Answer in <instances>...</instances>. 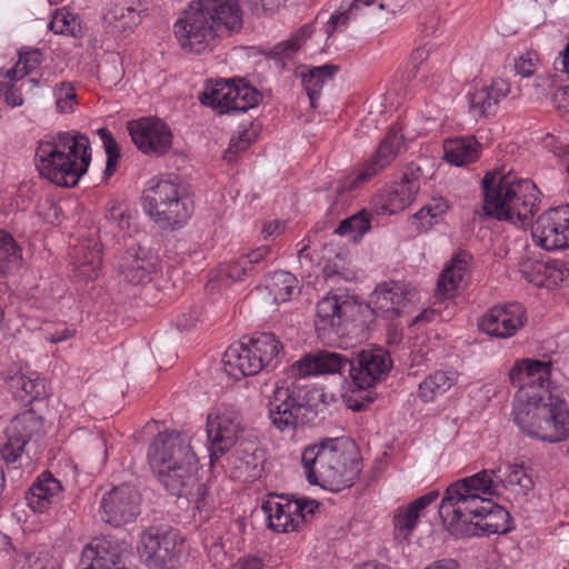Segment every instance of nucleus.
Wrapping results in <instances>:
<instances>
[{
	"instance_id": "nucleus-1",
	"label": "nucleus",
	"mask_w": 569,
	"mask_h": 569,
	"mask_svg": "<svg viewBox=\"0 0 569 569\" xmlns=\"http://www.w3.org/2000/svg\"><path fill=\"white\" fill-rule=\"evenodd\" d=\"M550 362L523 359L509 372L519 387L513 400V421L523 433L546 442H559L569 436L567 403L549 393Z\"/></svg>"
},
{
	"instance_id": "nucleus-2",
	"label": "nucleus",
	"mask_w": 569,
	"mask_h": 569,
	"mask_svg": "<svg viewBox=\"0 0 569 569\" xmlns=\"http://www.w3.org/2000/svg\"><path fill=\"white\" fill-rule=\"evenodd\" d=\"M148 462L163 488L171 495L204 501L199 483V462L186 432H159L148 447Z\"/></svg>"
},
{
	"instance_id": "nucleus-3",
	"label": "nucleus",
	"mask_w": 569,
	"mask_h": 569,
	"mask_svg": "<svg viewBox=\"0 0 569 569\" xmlns=\"http://www.w3.org/2000/svg\"><path fill=\"white\" fill-rule=\"evenodd\" d=\"M239 0H193L173 24L184 51L202 53L217 38L239 32L243 26Z\"/></svg>"
},
{
	"instance_id": "nucleus-4",
	"label": "nucleus",
	"mask_w": 569,
	"mask_h": 569,
	"mask_svg": "<svg viewBox=\"0 0 569 569\" xmlns=\"http://www.w3.org/2000/svg\"><path fill=\"white\" fill-rule=\"evenodd\" d=\"M481 184L487 216L519 228L531 224L539 209L540 191L530 179L497 168L485 174Z\"/></svg>"
},
{
	"instance_id": "nucleus-5",
	"label": "nucleus",
	"mask_w": 569,
	"mask_h": 569,
	"mask_svg": "<svg viewBox=\"0 0 569 569\" xmlns=\"http://www.w3.org/2000/svg\"><path fill=\"white\" fill-rule=\"evenodd\" d=\"M301 462L311 485L336 492L350 488L361 472L356 443L347 438H328L308 446Z\"/></svg>"
},
{
	"instance_id": "nucleus-6",
	"label": "nucleus",
	"mask_w": 569,
	"mask_h": 569,
	"mask_svg": "<svg viewBox=\"0 0 569 569\" xmlns=\"http://www.w3.org/2000/svg\"><path fill=\"white\" fill-rule=\"evenodd\" d=\"M91 161L89 139L77 131L59 132L39 141L34 162L39 174L64 188L78 184Z\"/></svg>"
},
{
	"instance_id": "nucleus-7",
	"label": "nucleus",
	"mask_w": 569,
	"mask_h": 569,
	"mask_svg": "<svg viewBox=\"0 0 569 569\" xmlns=\"http://www.w3.org/2000/svg\"><path fill=\"white\" fill-rule=\"evenodd\" d=\"M315 392L298 383H264L261 393L267 399L272 426L280 432L293 435L299 427L312 423L318 416L317 406L311 403Z\"/></svg>"
},
{
	"instance_id": "nucleus-8",
	"label": "nucleus",
	"mask_w": 569,
	"mask_h": 569,
	"mask_svg": "<svg viewBox=\"0 0 569 569\" xmlns=\"http://www.w3.org/2000/svg\"><path fill=\"white\" fill-rule=\"evenodd\" d=\"M142 206L151 220L162 228H180L192 213V202L176 178H151L142 192Z\"/></svg>"
},
{
	"instance_id": "nucleus-9",
	"label": "nucleus",
	"mask_w": 569,
	"mask_h": 569,
	"mask_svg": "<svg viewBox=\"0 0 569 569\" xmlns=\"http://www.w3.org/2000/svg\"><path fill=\"white\" fill-rule=\"evenodd\" d=\"M392 369V360L389 352L380 347L366 348L353 351L349 361V376L358 390L367 391L362 400L355 396L347 398V406L352 411H361L367 405L373 401L372 392L369 390Z\"/></svg>"
},
{
	"instance_id": "nucleus-10",
	"label": "nucleus",
	"mask_w": 569,
	"mask_h": 569,
	"mask_svg": "<svg viewBox=\"0 0 569 569\" xmlns=\"http://www.w3.org/2000/svg\"><path fill=\"white\" fill-rule=\"evenodd\" d=\"M486 508H492L491 499L449 486L440 503L439 516L452 535L472 537L477 536L476 522L487 511Z\"/></svg>"
},
{
	"instance_id": "nucleus-11",
	"label": "nucleus",
	"mask_w": 569,
	"mask_h": 569,
	"mask_svg": "<svg viewBox=\"0 0 569 569\" xmlns=\"http://www.w3.org/2000/svg\"><path fill=\"white\" fill-rule=\"evenodd\" d=\"M183 550V538L179 530L168 527H150L139 540V552L150 569H173Z\"/></svg>"
},
{
	"instance_id": "nucleus-12",
	"label": "nucleus",
	"mask_w": 569,
	"mask_h": 569,
	"mask_svg": "<svg viewBox=\"0 0 569 569\" xmlns=\"http://www.w3.org/2000/svg\"><path fill=\"white\" fill-rule=\"evenodd\" d=\"M198 99L219 114L243 113L249 110V84L242 78L208 80Z\"/></svg>"
},
{
	"instance_id": "nucleus-13",
	"label": "nucleus",
	"mask_w": 569,
	"mask_h": 569,
	"mask_svg": "<svg viewBox=\"0 0 569 569\" xmlns=\"http://www.w3.org/2000/svg\"><path fill=\"white\" fill-rule=\"evenodd\" d=\"M243 431L239 412L234 408L226 407L209 413L206 432L211 462L232 448Z\"/></svg>"
},
{
	"instance_id": "nucleus-14",
	"label": "nucleus",
	"mask_w": 569,
	"mask_h": 569,
	"mask_svg": "<svg viewBox=\"0 0 569 569\" xmlns=\"http://www.w3.org/2000/svg\"><path fill=\"white\" fill-rule=\"evenodd\" d=\"M141 498L138 490L128 483L113 487L100 500L101 519L120 527L133 522L140 513Z\"/></svg>"
},
{
	"instance_id": "nucleus-15",
	"label": "nucleus",
	"mask_w": 569,
	"mask_h": 569,
	"mask_svg": "<svg viewBox=\"0 0 569 569\" xmlns=\"http://www.w3.org/2000/svg\"><path fill=\"white\" fill-rule=\"evenodd\" d=\"M416 298L417 291L410 283L389 281L376 287L370 303L377 315L393 320L409 313Z\"/></svg>"
},
{
	"instance_id": "nucleus-16",
	"label": "nucleus",
	"mask_w": 569,
	"mask_h": 569,
	"mask_svg": "<svg viewBox=\"0 0 569 569\" xmlns=\"http://www.w3.org/2000/svg\"><path fill=\"white\" fill-rule=\"evenodd\" d=\"M129 134L137 148L144 154L162 156L172 146L170 128L158 118H142L128 122Z\"/></svg>"
},
{
	"instance_id": "nucleus-17",
	"label": "nucleus",
	"mask_w": 569,
	"mask_h": 569,
	"mask_svg": "<svg viewBox=\"0 0 569 569\" xmlns=\"http://www.w3.org/2000/svg\"><path fill=\"white\" fill-rule=\"evenodd\" d=\"M533 241L548 251L569 247V217L565 209H550L538 217L531 227Z\"/></svg>"
},
{
	"instance_id": "nucleus-18",
	"label": "nucleus",
	"mask_w": 569,
	"mask_h": 569,
	"mask_svg": "<svg viewBox=\"0 0 569 569\" xmlns=\"http://www.w3.org/2000/svg\"><path fill=\"white\" fill-rule=\"evenodd\" d=\"M525 308L519 303L493 306L480 319L479 329L495 338L507 339L515 336L526 323Z\"/></svg>"
},
{
	"instance_id": "nucleus-19",
	"label": "nucleus",
	"mask_w": 569,
	"mask_h": 569,
	"mask_svg": "<svg viewBox=\"0 0 569 569\" xmlns=\"http://www.w3.org/2000/svg\"><path fill=\"white\" fill-rule=\"evenodd\" d=\"M350 357L329 350H317L296 361L289 370L292 378L315 375H342L349 371Z\"/></svg>"
},
{
	"instance_id": "nucleus-20",
	"label": "nucleus",
	"mask_w": 569,
	"mask_h": 569,
	"mask_svg": "<svg viewBox=\"0 0 569 569\" xmlns=\"http://www.w3.org/2000/svg\"><path fill=\"white\" fill-rule=\"evenodd\" d=\"M355 305L345 296L328 295L316 305L315 327L319 336L340 333Z\"/></svg>"
},
{
	"instance_id": "nucleus-21",
	"label": "nucleus",
	"mask_w": 569,
	"mask_h": 569,
	"mask_svg": "<svg viewBox=\"0 0 569 569\" xmlns=\"http://www.w3.org/2000/svg\"><path fill=\"white\" fill-rule=\"evenodd\" d=\"M39 428V418L31 411H26L14 417L6 429L7 441L1 449L3 459L7 462H16L21 456L24 446Z\"/></svg>"
},
{
	"instance_id": "nucleus-22",
	"label": "nucleus",
	"mask_w": 569,
	"mask_h": 569,
	"mask_svg": "<svg viewBox=\"0 0 569 569\" xmlns=\"http://www.w3.org/2000/svg\"><path fill=\"white\" fill-rule=\"evenodd\" d=\"M403 142V134L397 131H389L381 140L376 152L366 162L363 169L358 173L356 179L351 182L350 188L356 183H362L376 176L379 171L386 168L398 154Z\"/></svg>"
},
{
	"instance_id": "nucleus-23",
	"label": "nucleus",
	"mask_w": 569,
	"mask_h": 569,
	"mask_svg": "<svg viewBox=\"0 0 569 569\" xmlns=\"http://www.w3.org/2000/svg\"><path fill=\"white\" fill-rule=\"evenodd\" d=\"M261 511L269 529L286 533L298 530L300 519L297 513L303 516V507L292 501L267 500L262 502Z\"/></svg>"
},
{
	"instance_id": "nucleus-24",
	"label": "nucleus",
	"mask_w": 569,
	"mask_h": 569,
	"mask_svg": "<svg viewBox=\"0 0 569 569\" xmlns=\"http://www.w3.org/2000/svg\"><path fill=\"white\" fill-rule=\"evenodd\" d=\"M28 506L38 513L48 511L62 498V486L50 472H42L27 493Z\"/></svg>"
},
{
	"instance_id": "nucleus-25",
	"label": "nucleus",
	"mask_w": 569,
	"mask_h": 569,
	"mask_svg": "<svg viewBox=\"0 0 569 569\" xmlns=\"http://www.w3.org/2000/svg\"><path fill=\"white\" fill-rule=\"evenodd\" d=\"M118 267L127 281L138 284L150 279L156 270V259L140 246L132 247L121 257Z\"/></svg>"
},
{
	"instance_id": "nucleus-26",
	"label": "nucleus",
	"mask_w": 569,
	"mask_h": 569,
	"mask_svg": "<svg viewBox=\"0 0 569 569\" xmlns=\"http://www.w3.org/2000/svg\"><path fill=\"white\" fill-rule=\"evenodd\" d=\"M254 289L264 300L270 299L273 303L286 302L298 289V280L291 272L279 270L266 276Z\"/></svg>"
},
{
	"instance_id": "nucleus-27",
	"label": "nucleus",
	"mask_w": 569,
	"mask_h": 569,
	"mask_svg": "<svg viewBox=\"0 0 569 569\" xmlns=\"http://www.w3.org/2000/svg\"><path fill=\"white\" fill-rule=\"evenodd\" d=\"M472 256L467 251L455 254L449 264L442 270L437 283L438 293L452 296L460 284L469 277Z\"/></svg>"
},
{
	"instance_id": "nucleus-28",
	"label": "nucleus",
	"mask_w": 569,
	"mask_h": 569,
	"mask_svg": "<svg viewBox=\"0 0 569 569\" xmlns=\"http://www.w3.org/2000/svg\"><path fill=\"white\" fill-rule=\"evenodd\" d=\"M6 379L14 398L21 401L27 398H30V400L38 399L46 392L44 380L40 378L39 373L29 369L10 370Z\"/></svg>"
},
{
	"instance_id": "nucleus-29",
	"label": "nucleus",
	"mask_w": 569,
	"mask_h": 569,
	"mask_svg": "<svg viewBox=\"0 0 569 569\" xmlns=\"http://www.w3.org/2000/svg\"><path fill=\"white\" fill-rule=\"evenodd\" d=\"M140 6L139 0H111L103 19L117 30L131 31L141 22Z\"/></svg>"
},
{
	"instance_id": "nucleus-30",
	"label": "nucleus",
	"mask_w": 569,
	"mask_h": 569,
	"mask_svg": "<svg viewBox=\"0 0 569 569\" xmlns=\"http://www.w3.org/2000/svg\"><path fill=\"white\" fill-rule=\"evenodd\" d=\"M420 183L413 172L411 177L403 174L399 182L393 183L387 192L382 209L390 214L402 211L411 204L419 191Z\"/></svg>"
},
{
	"instance_id": "nucleus-31",
	"label": "nucleus",
	"mask_w": 569,
	"mask_h": 569,
	"mask_svg": "<svg viewBox=\"0 0 569 569\" xmlns=\"http://www.w3.org/2000/svg\"><path fill=\"white\" fill-rule=\"evenodd\" d=\"M438 497V491H429L415 499L407 507L399 508L393 517V526L397 535L407 538L415 529L421 511L435 502Z\"/></svg>"
},
{
	"instance_id": "nucleus-32",
	"label": "nucleus",
	"mask_w": 569,
	"mask_h": 569,
	"mask_svg": "<svg viewBox=\"0 0 569 569\" xmlns=\"http://www.w3.org/2000/svg\"><path fill=\"white\" fill-rule=\"evenodd\" d=\"M509 91L508 82L502 79H495L490 86H485L470 94V109L478 116L490 114Z\"/></svg>"
},
{
	"instance_id": "nucleus-33",
	"label": "nucleus",
	"mask_w": 569,
	"mask_h": 569,
	"mask_svg": "<svg viewBox=\"0 0 569 569\" xmlns=\"http://www.w3.org/2000/svg\"><path fill=\"white\" fill-rule=\"evenodd\" d=\"M280 342L271 332H259L251 337V376L271 366L280 352Z\"/></svg>"
},
{
	"instance_id": "nucleus-34",
	"label": "nucleus",
	"mask_w": 569,
	"mask_h": 569,
	"mask_svg": "<svg viewBox=\"0 0 569 569\" xmlns=\"http://www.w3.org/2000/svg\"><path fill=\"white\" fill-rule=\"evenodd\" d=\"M73 277L78 281H92L101 268V253L97 243L86 242L74 249Z\"/></svg>"
},
{
	"instance_id": "nucleus-35",
	"label": "nucleus",
	"mask_w": 569,
	"mask_h": 569,
	"mask_svg": "<svg viewBox=\"0 0 569 569\" xmlns=\"http://www.w3.org/2000/svg\"><path fill=\"white\" fill-rule=\"evenodd\" d=\"M221 365L226 375L234 381H239L248 377L249 339L246 336L239 341L232 343L224 351Z\"/></svg>"
},
{
	"instance_id": "nucleus-36",
	"label": "nucleus",
	"mask_w": 569,
	"mask_h": 569,
	"mask_svg": "<svg viewBox=\"0 0 569 569\" xmlns=\"http://www.w3.org/2000/svg\"><path fill=\"white\" fill-rule=\"evenodd\" d=\"M501 472V467L493 469H485L473 476L460 479L450 486L458 488L463 492L477 496H496L499 495V481H497L498 473Z\"/></svg>"
},
{
	"instance_id": "nucleus-37",
	"label": "nucleus",
	"mask_w": 569,
	"mask_h": 569,
	"mask_svg": "<svg viewBox=\"0 0 569 569\" xmlns=\"http://www.w3.org/2000/svg\"><path fill=\"white\" fill-rule=\"evenodd\" d=\"M480 143L473 136L459 137L445 141V160L457 167L466 166L479 158Z\"/></svg>"
},
{
	"instance_id": "nucleus-38",
	"label": "nucleus",
	"mask_w": 569,
	"mask_h": 569,
	"mask_svg": "<svg viewBox=\"0 0 569 569\" xmlns=\"http://www.w3.org/2000/svg\"><path fill=\"white\" fill-rule=\"evenodd\" d=\"M497 481H499V489L503 488L515 497H526L533 489V480L526 472L522 465L508 463L506 467L505 476L498 473Z\"/></svg>"
},
{
	"instance_id": "nucleus-39",
	"label": "nucleus",
	"mask_w": 569,
	"mask_h": 569,
	"mask_svg": "<svg viewBox=\"0 0 569 569\" xmlns=\"http://www.w3.org/2000/svg\"><path fill=\"white\" fill-rule=\"evenodd\" d=\"M338 70V66L323 64L310 69L307 73H301L302 86L308 94L311 108H316V101L320 97L323 84L331 80Z\"/></svg>"
},
{
	"instance_id": "nucleus-40",
	"label": "nucleus",
	"mask_w": 569,
	"mask_h": 569,
	"mask_svg": "<svg viewBox=\"0 0 569 569\" xmlns=\"http://www.w3.org/2000/svg\"><path fill=\"white\" fill-rule=\"evenodd\" d=\"M479 519L476 522L477 536L478 535H491V533H506L509 530L508 519L509 512L492 501V508H486Z\"/></svg>"
},
{
	"instance_id": "nucleus-41",
	"label": "nucleus",
	"mask_w": 569,
	"mask_h": 569,
	"mask_svg": "<svg viewBox=\"0 0 569 569\" xmlns=\"http://www.w3.org/2000/svg\"><path fill=\"white\" fill-rule=\"evenodd\" d=\"M455 381L453 373L436 371L419 383L418 395L425 402L431 401L448 391Z\"/></svg>"
},
{
	"instance_id": "nucleus-42",
	"label": "nucleus",
	"mask_w": 569,
	"mask_h": 569,
	"mask_svg": "<svg viewBox=\"0 0 569 569\" xmlns=\"http://www.w3.org/2000/svg\"><path fill=\"white\" fill-rule=\"evenodd\" d=\"M375 6L378 10H389L391 7L386 0H355L347 11L330 17L327 28L328 36H331L338 27L347 26L351 19H356L360 10Z\"/></svg>"
},
{
	"instance_id": "nucleus-43",
	"label": "nucleus",
	"mask_w": 569,
	"mask_h": 569,
	"mask_svg": "<svg viewBox=\"0 0 569 569\" xmlns=\"http://www.w3.org/2000/svg\"><path fill=\"white\" fill-rule=\"evenodd\" d=\"M448 206L442 198L433 200L422 207L417 213L411 217V227L416 232L429 230L438 220L447 212Z\"/></svg>"
},
{
	"instance_id": "nucleus-44",
	"label": "nucleus",
	"mask_w": 569,
	"mask_h": 569,
	"mask_svg": "<svg viewBox=\"0 0 569 569\" xmlns=\"http://www.w3.org/2000/svg\"><path fill=\"white\" fill-rule=\"evenodd\" d=\"M41 62V52L38 49L19 53L17 63L7 71H0V81L8 82V79H23L36 70Z\"/></svg>"
},
{
	"instance_id": "nucleus-45",
	"label": "nucleus",
	"mask_w": 569,
	"mask_h": 569,
	"mask_svg": "<svg viewBox=\"0 0 569 569\" xmlns=\"http://www.w3.org/2000/svg\"><path fill=\"white\" fill-rule=\"evenodd\" d=\"M537 271L545 277L543 280H535L536 284L539 286H558L569 279V269L566 267L563 261L555 260L547 263H539L537 266ZM530 281H533V279Z\"/></svg>"
},
{
	"instance_id": "nucleus-46",
	"label": "nucleus",
	"mask_w": 569,
	"mask_h": 569,
	"mask_svg": "<svg viewBox=\"0 0 569 569\" xmlns=\"http://www.w3.org/2000/svg\"><path fill=\"white\" fill-rule=\"evenodd\" d=\"M50 29L57 34L77 37L80 32L79 18L66 9H59L50 21Z\"/></svg>"
},
{
	"instance_id": "nucleus-47",
	"label": "nucleus",
	"mask_w": 569,
	"mask_h": 569,
	"mask_svg": "<svg viewBox=\"0 0 569 569\" xmlns=\"http://www.w3.org/2000/svg\"><path fill=\"white\" fill-rule=\"evenodd\" d=\"M56 108L60 113H71L78 104L77 93L71 82L62 81L53 90Z\"/></svg>"
},
{
	"instance_id": "nucleus-48",
	"label": "nucleus",
	"mask_w": 569,
	"mask_h": 569,
	"mask_svg": "<svg viewBox=\"0 0 569 569\" xmlns=\"http://www.w3.org/2000/svg\"><path fill=\"white\" fill-rule=\"evenodd\" d=\"M370 229V219L369 214L366 211H360L357 214L351 216L342 220L337 228L336 232L340 236H347L351 233H356L353 237H361Z\"/></svg>"
},
{
	"instance_id": "nucleus-49",
	"label": "nucleus",
	"mask_w": 569,
	"mask_h": 569,
	"mask_svg": "<svg viewBox=\"0 0 569 569\" xmlns=\"http://www.w3.org/2000/svg\"><path fill=\"white\" fill-rule=\"evenodd\" d=\"M21 259V250L13 237L3 229H0V261L14 263Z\"/></svg>"
},
{
	"instance_id": "nucleus-50",
	"label": "nucleus",
	"mask_w": 569,
	"mask_h": 569,
	"mask_svg": "<svg viewBox=\"0 0 569 569\" xmlns=\"http://www.w3.org/2000/svg\"><path fill=\"white\" fill-rule=\"evenodd\" d=\"M106 219L119 231H124L130 228V214L120 202H112L106 213Z\"/></svg>"
},
{
	"instance_id": "nucleus-51",
	"label": "nucleus",
	"mask_w": 569,
	"mask_h": 569,
	"mask_svg": "<svg viewBox=\"0 0 569 569\" xmlns=\"http://www.w3.org/2000/svg\"><path fill=\"white\" fill-rule=\"evenodd\" d=\"M98 134L101 138L106 153H107V169L106 172H112L116 167L117 160L120 157V149L113 136L106 128L98 130Z\"/></svg>"
},
{
	"instance_id": "nucleus-52",
	"label": "nucleus",
	"mask_w": 569,
	"mask_h": 569,
	"mask_svg": "<svg viewBox=\"0 0 569 569\" xmlns=\"http://www.w3.org/2000/svg\"><path fill=\"white\" fill-rule=\"evenodd\" d=\"M20 79H8V82L0 81V92H2L6 97V102L14 107H21L24 102V99L22 97V90L23 88L20 86H17L16 82Z\"/></svg>"
},
{
	"instance_id": "nucleus-53",
	"label": "nucleus",
	"mask_w": 569,
	"mask_h": 569,
	"mask_svg": "<svg viewBox=\"0 0 569 569\" xmlns=\"http://www.w3.org/2000/svg\"><path fill=\"white\" fill-rule=\"evenodd\" d=\"M200 308L197 306L190 307L180 312L176 319V326L180 331H190L197 328L200 321Z\"/></svg>"
},
{
	"instance_id": "nucleus-54",
	"label": "nucleus",
	"mask_w": 569,
	"mask_h": 569,
	"mask_svg": "<svg viewBox=\"0 0 569 569\" xmlns=\"http://www.w3.org/2000/svg\"><path fill=\"white\" fill-rule=\"evenodd\" d=\"M301 46L302 41L292 34L290 39L273 47L270 54L273 58H291L300 49Z\"/></svg>"
},
{
	"instance_id": "nucleus-55",
	"label": "nucleus",
	"mask_w": 569,
	"mask_h": 569,
	"mask_svg": "<svg viewBox=\"0 0 569 569\" xmlns=\"http://www.w3.org/2000/svg\"><path fill=\"white\" fill-rule=\"evenodd\" d=\"M539 59L536 52H527L515 62V70L522 77H531L535 73Z\"/></svg>"
},
{
	"instance_id": "nucleus-56",
	"label": "nucleus",
	"mask_w": 569,
	"mask_h": 569,
	"mask_svg": "<svg viewBox=\"0 0 569 569\" xmlns=\"http://www.w3.org/2000/svg\"><path fill=\"white\" fill-rule=\"evenodd\" d=\"M251 458L254 461V465L251 466V478L260 479L267 465H269L266 450L254 449L253 452H251Z\"/></svg>"
},
{
	"instance_id": "nucleus-57",
	"label": "nucleus",
	"mask_w": 569,
	"mask_h": 569,
	"mask_svg": "<svg viewBox=\"0 0 569 569\" xmlns=\"http://www.w3.org/2000/svg\"><path fill=\"white\" fill-rule=\"evenodd\" d=\"M552 101L555 107L563 113L569 114V84L559 87L553 96Z\"/></svg>"
},
{
	"instance_id": "nucleus-58",
	"label": "nucleus",
	"mask_w": 569,
	"mask_h": 569,
	"mask_svg": "<svg viewBox=\"0 0 569 569\" xmlns=\"http://www.w3.org/2000/svg\"><path fill=\"white\" fill-rule=\"evenodd\" d=\"M249 261L246 257H242L238 261L227 267V276L233 281H242L247 277V266Z\"/></svg>"
},
{
	"instance_id": "nucleus-59",
	"label": "nucleus",
	"mask_w": 569,
	"mask_h": 569,
	"mask_svg": "<svg viewBox=\"0 0 569 569\" xmlns=\"http://www.w3.org/2000/svg\"><path fill=\"white\" fill-rule=\"evenodd\" d=\"M249 148V139L247 129L238 131V138H232L228 148V153H240Z\"/></svg>"
},
{
	"instance_id": "nucleus-60",
	"label": "nucleus",
	"mask_w": 569,
	"mask_h": 569,
	"mask_svg": "<svg viewBox=\"0 0 569 569\" xmlns=\"http://www.w3.org/2000/svg\"><path fill=\"white\" fill-rule=\"evenodd\" d=\"M287 0H251V12L259 8L263 12L273 13L284 6Z\"/></svg>"
},
{
	"instance_id": "nucleus-61",
	"label": "nucleus",
	"mask_w": 569,
	"mask_h": 569,
	"mask_svg": "<svg viewBox=\"0 0 569 569\" xmlns=\"http://www.w3.org/2000/svg\"><path fill=\"white\" fill-rule=\"evenodd\" d=\"M293 503H298L300 505L301 507H303V516H300V513H297L298 518L300 519V523L303 522V520L306 519V517L308 515H313L315 511L319 508L320 503L316 500H302V499H297L295 501H292Z\"/></svg>"
},
{
	"instance_id": "nucleus-62",
	"label": "nucleus",
	"mask_w": 569,
	"mask_h": 569,
	"mask_svg": "<svg viewBox=\"0 0 569 569\" xmlns=\"http://www.w3.org/2000/svg\"><path fill=\"white\" fill-rule=\"evenodd\" d=\"M430 54V48L427 46L418 47L410 54V60L415 67L423 63Z\"/></svg>"
},
{
	"instance_id": "nucleus-63",
	"label": "nucleus",
	"mask_w": 569,
	"mask_h": 569,
	"mask_svg": "<svg viewBox=\"0 0 569 569\" xmlns=\"http://www.w3.org/2000/svg\"><path fill=\"white\" fill-rule=\"evenodd\" d=\"M281 232L280 223L278 221H269L263 224L261 230V236L263 240H268V238L278 236Z\"/></svg>"
},
{
	"instance_id": "nucleus-64",
	"label": "nucleus",
	"mask_w": 569,
	"mask_h": 569,
	"mask_svg": "<svg viewBox=\"0 0 569 569\" xmlns=\"http://www.w3.org/2000/svg\"><path fill=\"white\" fill-rule=\"evenodd\" d=\"M426 569H459V565L455 560L443 559V560L433 562Z\"/></svg>"
}]
</instances>
